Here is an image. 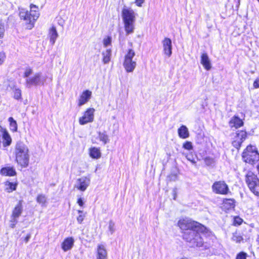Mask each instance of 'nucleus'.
I'll use <instances>...</instances> for the list:
<instances>
[{
    "label": "nucleus",
    "mask_w": 259,
    "mask_h": 259,
    "mask_svg": "<svg viewBox=\"0 0 259 259\" xmlns=\"http://www.w3.org/2000/svg\"><path fill=\"white\" fill-rule=\"evenodd\" d=\"M178 225L184 231V239L189 242L192 247H200L203 245L204 241L202 236L208 231L205 226L189 218L180 220Z\"/></svg>",
    "instance_id": "1"
},
{
    "label": "nucleus",
    "mask_w": 259,
    "mask_h": 259,
    "mask_svg": "<svg viewBox=\"0 0 259 259\" xmlns=\"http://www.w3.org/2000/svg\"><path fill=\"white\" fill-rule=\"evenodd\" d=\"M28 152V147L23 142L19 141L16 143L14 150L16 161L24 167H27L28 165L29 160Z\"/></svg>",
    "instance_id": "2"
},
{
    "label": "nucleus",
    "mask_w": 259,
    "mask_h": 259,
    "mask_svg": "<svg viewBox=\"0 0 259 259\" xmlns=\"http://www.w3.org/2000/svg\"><path fill=\"white\" fill-rule=\"evenodd\" d=\"M121 17L126 34L133 33L135 29L136 13L132 9L124 6L121 11Z\"/></svg>",
    "instance_id": "3"
},
{
    "label": "nucleus",
    "mask_w": 259,
    "mask_h": 259,
    "mask_svg": "<svg viewBox=\"0 0 259 259\" xmlns=\"http://www.w3.org/2000/svg\"><path fill=\"white\" fill-rule=\"evenodd\" d=\"M30 8V10L29 12L25 9H22L20 10L19 12L20 18L26 21L27 25V28L29 29H31L33 27L35 21L39 16L38 8L37 6L31 4Z\"/></svg>",
    "instance_id": "4"
},
{
    "label": "nucleus",
    "mask_w": 259,
    "mask_h": 259,
    "mask_svg": "<svg viewBox=\"0 0 259 259\" xmlns=\"http://www.w3.org/2000/svg\"><path fill=\"white\" fill-rule=\"evenodd\" d=\"M242 158L244 161L253 165L259 160V154L255 146H248L242 153Z\"/></svg>",
    "instance_id": "5"
},
{
    "label": "nucleus",
    "mask_w": 259,
    "mask_h": 259,
    "mask_svg": "<svg viewBox=\"0 0 259 259\" xmlns=\"http://www.w3.org/2000/svg\"><path fill=\"white\" fill-rule=\"evenodd\" d=\"M246 182L250 190L255 195H259V179L251 172H248L245 179Z\"/></svg>",
    "instance_id": "6"
},
{
    "label": "nucleus",
    "mask_w": 259,
    "mask_h": 259,
    "mask_svg": "<svg viewBox=\"0 0 259 259\" xmlns=\"http://www.w3.org/2000/svg\"><path fill=\"white\" fill-rule=\"evenodd\" d=\"M135 56V51L132 49H129L124 56L123 66L128 72H133L136 67V61L133 60Z\"/></svg>",
    "instance_id": "7"
},
{
    "label": "nucleus",
    "mask_w": 259,
    "mask_h": 259,
    "mask_svg": "<svg viewBox=\"0 0 259 259\" xmlns=\"http://www.w3.org/2000/svg\"><path fill=\"white\" fill-rule=\"evenodd\" d=\"M46 81L45 77L42 76L41 73L38 72L33 76L26 78L25 83L26 87L30 88L32 86H37L44 84Z\"/></svg>",
    "instance_id": "8"
},
{
    "label": "nucleus",
    "mask_w": 259,
    "mask_h": 259,
    "mask_svg": "<svg viewBox=\"0 0 259 259\" xmlns=\"http://www.w3.org/2000/svg\"><path fill=\"white\" fill-rule=\"evenodd\" d=\"M23 212V206L22 201H19L12 210L10 220V227L14 228L18 223V219L21 215Z\"/></svg>",
    "instance_id": "9"
},
{
    "label": "nucleus",
    "mask_w": 259,
    "mask_h": 259,
    "mask_svg": "<svg viewBox=\"0 0 259 259\" xmlns=\"http://www.w3.org/2000/svg\"><path fill=\"white\" fill-rule=\"evenodd\" d=\"M212 190L216 194L226 195L230 192L227 184L223 181L214 182L212 186Z\"/></svg>",
    "instance_id": "10"
},
{
    "label": "nucleus",
    "mask_w": 259,
    "mask_h": 259,
    "mask_svg": "<svg viewBox=\"0 0 259 259\" xmlns=\"http://www.w3.org/2000/svg\"><path fill=\"white\" fill-rule=\"evenodd\" d=\"M95 109L92 108L88 109L83 115L79 118L78 122L80 125H84L92 122L94 119Z\"/></svg>",
    "instance_id": "11"
},
{
    "label": "nucleus",
    "mask_w": 259,
    "mask_h": 259,
    "mask_svg": "<svg viewBox=\"0 0 259 259\" xmlns=\"http://www.w3.org/2000/svg\"><path fill=\"white\" fill-rule=\"evenodd\" d=\"M90 184V178L87 177H82L76 181L75 187L77 189L84 191Z\"/></svg>",
    "instance_id": "12"
},
{
    "label": "nucleus",
    "mask_w": 259,
    "mask_h": 259,
    "mask_svg": "<svg viewBox=\"0 0 259 259\" xmlns=\"http://www.w3.org/2000/svg\"><path fill=\"white\" fill-rule=\"evenodd\" d=\"M92 92L89 90H85L83 91L80 95L78 100V105L80 107L83 105L87 103L92 97Z\"/></svg>",
    "instance_id": "13"
},
{
    "label": "nucleus",
    "mask_w": 259,
    "mask_h": 259,
    "mask_svg": "<svg viewBox=\"0 0 259 259\" xmlns=\"http://www.w3.org/2000/svg\"><path fill=\"white\" fill-rule=\"evenodd\" d=\"M163 51L165 55L169 57L172 54L171 40L168 38H165L162 41Z\"/></svg>",
    "instance_id": "14"
},
{
    "label": "nucleus",
    "mask_w": 259,
    "mask_h": 259,
    "mask_svg": "<svg viewBox=\"0 0 259 259\" xmlns=\"http://www.w3.org/2000/svg\"><path fill=\"white\" fill-rule=\"evenodd\" d=\"M107 251L103 244H98L97 248L96 259H107Z\"/></svg>",
    "instance_id": "15"
},
{
    "label": "nucleus",
    "mask_w": 259,
    "mask_h": 259,
    "mask_svg": "<svg viewBox=\"0 0 259 259\" xmlns=\"http://www.w3.org/2000/svg\"><path fill=\"white\" fill-rule=\"evenodd\" d=\"M74 243V240L72 237H68L66 238L61 244L62 249L64 251L70 250Z\"/></svg>",
    "instance_id": "16"
},
{
    "label": "nucleus",
    "mask_w": 259,
    "mask_h": 259,
    "mask_svg": "<svg viewBox=\"0 0 259 259\" xmlns=\"http://www.w3.org/2000/svg\"><path fill=\"white\" fill-rule=\"evenodd\" d=\"M201 63L206 70H209L211 68L210 59L206 53L201 55Z\"/></svg>",
    "instance_id": "17"
},
{
    "label": "nucleus",
    "mask_w": 259,
    "mask_h": 259,
    "mask_svg": "<svg viewBox=\"0 0 259 259\" xmlns=\"http://www.w3.org/2000/svg\"><path fill=\"white\" fill-rule=\"evenodd\" d=\"M49 36L50 37V43L54 45L57 38L58 37V34L57 33L56 28L52 26L49 30Z\"/></svg>",
    "instance_id": "18"
},
{
    "label": "nucleus",
    "mask_w": 259,
    "mask_h": 259,
    "mask_svg": "<svg viewBox=\"0 0 259 259\" xmlns=\"http://www.w3.org/2000/svg\"><path fill=\"white\" fill-rule=\"evenodd\" d=\"M243 122L239 117L237 116L233 117L229 122V125L231 127H234L236 128H239L242 126Z\"/></svg>",
    "instance_id": "19"
},
{
    "label": "nucleus",
    "mask_w": 259,
    "mask_h": 259,
    "mask_svg": "<svg viewBox=\"0 0 259 259\" xmlns=\"http://www.w3.org/2000/svg\"><path fill=\"white\" fill-rule=\"evenodd\" d=\"M179 136L182 139H186L189 136L188 128L185 125H182L178 131Z\"/></svg>",
    "instance_id": "20"
},
{
    "label": "nucleus",
    "mask_w": 259,
    "mask_h": 259,
    "mask_svg": "<svg viewBox=\"0 0 259 259\" xmlns=\"http://www.w3.org/2000/svg\"><path fill=\"white\" fill-rule=\"evenodd\" d=\"M1 174L5 176H14L16 172L15 169L13 167H4L1 170Z\"/></svg>",
    "instance_id": "21"
},
{
    "label": "nucleus",
    "mask_w": 259,
    "mask_h": 259,
    "mask_svg": "<svg viewBox=\"0 0 259 259\" xmlns=\"http://www.w3.org/2000/svg\"><path fill=\"white\" fill-rule=\"evenodd\" d=\"M90 156L95 159H98L101 156V153L99 148L92 147L89 150Z\"/></svg>",
    "instance_id": "22"
},
{
    "label": "nucleus",
    "mask_w": 259,
    "mask_h": 259,
    "mask_svg": "<svg viewBox=\"0 0 259 259\" xmlns=\"http://www.w3.org/2000/svg\"><path fill=\"white\" fill-rule=\"evenodd\" d=\"M235 206V200L233 199H226L223 201V207L226 209H230Z\"/></svg>",
    "instance_id": "23"
},
{
    "label": "nucleus",
    "mask_w": 259,
    "mask_h": 259,
    "mask_svg": "<svg viewBox=\"0 0 259 259\" xmlns=\"http://www.w3.org/2000/svg\"><path fill=\"white\" fill-rule=\"evenodd\" d=\"M103 56V62L104 64H107L109 62L111 56V50L110 49H107L105 51L102 52Z\"/></svg>",
    "instance_id": "24"
},
{
    "label": "nucleus",
    "mask_w": 259,
    "mask_h": 259,
    "mask_svg": "<svg viewBox=\"0 0 259 259\" xmlns=\"http://www.w3.org/2000/svg\"><path fill=\"white\" fill-rule=\"evenodd\" d=\"M3 144L4 147H6L10 146L12 143V139L9 134L7 131L4 133V135L3 136Z\"/></svg>",
    "instance_id": "25"
},
{
    "label": "nucleus",
    "mask_w": 259,
    "mask_h": 259,
    "mask_svg": "<svg viewBox=\"0 0 259 259\" xmlns=\"http://www.w3.org/2000/svg\"><path fill=\"white\" fill-rule=\"evenodd\" d=\"M246 138V133L244 131H238L236 133V136L234 138L236 140L241 141L243 142Z\"/></svg>",
    "instance_id": "26"
},
{
    "label": "nucleus",
    "mask_w": 259,
    "mask_h": 259,
    "mask_svg": "<svg viewBox=\"0 0 259 259\" xmlns=\"http://www.w3.org/2000/svg\"><path fill=\"white\" fill-rule=\"evenodd\" d=\"M36 201L41 206H46L47 203V199L46 196L44 194H39L36 198Z\"/></svg>",
    "instance_id": "27"
},
{
    "label": "nucleus",
    "mask_w": 259,
    "mask_h": 259,
    "mask_svg": "<svg viewBox=\"0 0 259 259\" xmlns=\"http://www.w3.org/2000/svg\"><path fill=\"white\" fill-rule=\"evenodd\" d=\"M13 98L17 100L22 99L21 90L17 88H14L13 89Z\"/></svg>",
    "instance_id": "28"
},
{
    "label": "nucleus",
    "mask_w": 259,
    "mask_h": 259,
    "mask_svg": "<svg viewBox=\"0 0 259 259\" xmlns=\"http://www.w3.org/2000/svg\"><path fill=\"white\" fill-rule=\"evenodd\" d=\"M98 137L100 141H102L104 145L109 142L108 136L105 132H99Z\"/></svg>",
    "instance_id": "29"
},
{
    "label": "nucleus",
    "mask_w": 259,
    "mask_h": 259,
    "mask_svg": "<svg viewBox=\"0 0 259 259\" xmlns=\"http://www.w3.org/2000/svg\"><path fill=\"white\" fill-rule=\"evenodd\" d=\"M10 122V129L12 131L15 132L17 131V124L16 121L12 117L9 118Z\"/></svg>",
    "instance_id": "30"
},
{
    "label": "nucleus",
    "mask_w": 259,
    "mask_h": 259,
    "mask_svg": "<svg viewBox=\"0 0 259 259\" xmlns=\"http://www.w3.org/2000/svg\"><path fill=\"white\" fill-rule=\"evenodd\" d=\"M204 162L207 166H213L215 164V160L213 158L207 157L204 159Z\"/></svg>",
    "instance_id": "31"
},
{
    "label": "nucleus",
    "mask_w": 259,
    "mask_h": 259,
    "mask_svg": "<svg viewBox=\"0 0 259 259\" xmlns=\"http://www.w3.org/2000/svg\"><path fill=\"white\" fill-rule=\"evenodd\" d=\"M5 29V24L3 20L0 19V38H2L4 36Z\"/></svg>",
    "instance_id": "32"
},
{
    "label": "nucleus",
    "mask_w": 259,
    "mask_h": 259,
    "mask_svg": "<svg viewBox=\"0 0 259 259\" xmlns=\"http://www.w3.org/2000/svg\"><path fill=\"white\" fill-rule=\"evenodd\" d=\"M6 185L9 187L6 188V190L8 192H12V191L15 190L16 189V186L13 183L7 182L6 183Z\"/></svg>",
    "instance_id": "33"
},
{
    "label": "nucleus",
    "mask_w": 259,
    "mask_h": 259,
    "mask_svg": "<svg viewBox=\"0 0 259 259\" xmlns=\"http://www.w3.org/2000/svg\"><path fill=\"white\" fill-rule=\"evenodd\" d=\"M108 229L111 234H112L115 231V224L111 220L109 222Z\"/></svg>",
    "instance_id": "34"
},
{
    "label": "nucleus",
    "mask_w": 259,
    "mask_h": 259,
    "mask_svg": "<svg viewBox=\"0 0 259 259\" xmlns=\"http://www.w3.org/2000/svg\"><path fill=\"white\" fill-rule=\"evenodd\" d=\"M183 147L186 150H190L193 149L192 143L191 142L187 141L184 143Z\"/></svg>",
    "instance_id": "35"
},
{
    "label": "nucleus",
    "mask_w": 259,
    "mask_h": 259,
    "mask_svg": "<svg viewBox=\"0 0 259 259\" xmlns=\"http://www.w3.org/2000/svg\"><path fill=\"white\" fill-rule=\"evenodd\" d=\"M32 73V70L30 68H27L25 69V72L24 73V77L26 78L30 77V75Z\"/></svg>",
    "instance_id": "36"
},
{
    "label": "nucleus",
    "mask_w": 259,
    "mask_h": 259,
    "mask_svg": "<svg viewBox=\"0 0 259 259\" xmlns=\"http://www.w3.org/2000/svg\"><path fill=\"white\" fill-rule=\"evenodd\" d=\"M242 143V142H241L240 140L239 141L234 138V140L232 142V145L236 149H239Z\"/></svg>",
    "instance_id": "37"
},
{
    "label": "nucleus",
    "mask_w": 259,
    "mask_h": 259,
    "mask_svg": "<svg viewBox=\"0 0 259 259\" xmlns=\"http://www.w3.org/2000/svg\"><path fill=\"white\" fill-rule=\"evenodd\" d=\"M111 43V37L110 36H108L103 39V45L105 47H107L108 46L110 45Z\"/></svg>",
    "instance_id": "38"
},
{
    "label": "nucleus",
    "mask_w": 259,
    "mask_h": 259,
    "mask_svg": "<svg viewBox=\"0 0 259 259\" xmlns=\"http://www.w3.org/2000/svg\"><path fill=\"white\" fill-rule=\"evenodd\" d=\"M243 220L239 217H236L234 219L233 224L234 225H240L242 224Z\"/></svg>",
    "instance_id": "39"
},
{
    "label": "nucleus",
    "mask_w": 259,
    "mask_h": 259,
    "mask_svg": "<svg viewBox=\"0 0 259 259\" xmlns=\"http://www.w3.org/2000/svg\"><path fill=\"white\" fill-rule=\"evenodd\" d=\"M247 254L244 252H241L238 253L236 257V259H246Z\"/></svg>",
    "instance_id": "40"
},
{
    "label": "nucleus",
    "mask_w": 259,
    "mask_h": 259,
    "mask_svg": "<svg viewBox=\"0 0 259 259\" xmlns=\"http://www.w3.org/2000/svg\"><path fill=\"white\" fill-rule=\"evenodd\" d=\"M168 179L169 181H176L178 179V176L175 174H171L168 176Z\"/></svg>",
    "instance_id": "41"
},
{
    "label": "nucleus",
    "mask_w": 259,
    "mask_h": 259,
    "mask_svg": "<svg viewBox=\"0 0 259 259\" xmlns=\"http://www.w3.org/2000/svg\"><path fill=\"white\" fill-rule=\"evenodd\" d=\"M6 58V54L4 52H0V65H2L4 62Z\"/></svg>",
    "instance_id": "42"
},
{
    "label": "nucleus",
    "mask_w": 259,
    "mask_h": 259,
    "mask_svg": "<svg viewBox=\"0 0 259 259\" xmlns=\"http://www.w3.org/2000/svg\"><path fill=\"white\" fill-rule=\"evenodd\" d=\"M85 217V214H79L78 217L77 218V221L78 224H82L83 221L84 220V219Z\"/></svg>",
    "instance_id": "43"
},
{
    "label": "nucleus",
    "mask_w": 259,
    "mask_h": 259,
    "mask_svg": "<svg viewBox=\"0 0 259 259\" xmlns=\"http://www.w3.org/2000/svg\"><path fill=\"white\" fill-rule=\"evenodd\" d=\"M186 158L188 160L190 161L191 162H192L193 164H195L196 163V160L194 158L193 155H187L186 156Z\"/></svg>",
    "instance_id": "44"
},
{
    "label": "nucleus",
    "mask_w": 259,
    "mask_h": 259,
    "mask_svg": "<svg viewBox=\"0 0 259 259\" xmlns=\"http://www.w3.org/2000/svg\"><path fill=\"white\" fill-rule=\"evenodd\" d=\"M145 0H135V4L138 7H142V4L144 3Z\"/></svg>",
    "instance_id": "45"
},
{
    "label": "nucleus",
    "mask_w": 259,
    "mask_h": 259,
    "mask_svg": "<svg viewBox=\"0 0 259 259\" xmlns=\"http://www.w3.org/2000/svg\"><path fill=\"white\" fill-rule=\"evenodd\" d=\"M7 130L5 128H3L1 126H0V138L1 137H3V135H4V133H6Z\"/></svg>",
    "instance_id": "46"
},
{
    "label": "nucleus",
    "mask_w": 259,
    "mask_h": 259,
    "mask_svg": "<svg viewBox=\"0 0 259 259\" xmlns=\"http://www.w3.org/2000/svg\"><path fill=\"white\" fill-rule=\"evenodd\" d=\"M253 87L255 88H259V81L258 80H255L253 82Z\"/></svg>",
    "instance_id": "47"
},
{
    "label": "nucleus",
    "mask_w": 259,
    "mask_h": 259,
    "mask_svg": "<svg viewBox=\"0 0 259 259\" xmlns=\"http://www.w3.org/2000/svg\"><path fill=\"white\" fill-rule=\"evenodd\" d=\"M77 203H78V205H80V206H83V204H84V203H83V200H82V199L81 198H79V199H78V200H77Z\"/></svg>",
    "instance_id": "48"
},
{
    "label": "nucleus",
    "mask_w": 259,
    "mask_h": 259,
    "mask_svg": "<svg viewBox=\"0 0 259 259\" xmlns=\"http://www.w3.org/2000/svg\"><path fill=\"white\" fill-rule=\"evenodd\" d=\"M31 237V235L30 234H28L26 237H25V238L24 239V241H25L26 243H27L28 241H29V240L30 239Z\"/></svg>",
    "instance_id": "49"
},
{
    "label": "nucleus",
    "mask_w": 259,
    "mask_h": 259,
    "mask_svg": "<svg viewBox=\"0 0 259 259\" xmlns=\"http://www.w3.org/2000/svg\"><path fill=\"white\" fill-rule=\"evenodd\" d=\"M77 211H78V213H79L80 214H82L83 212V211L80 210H78Z\"/></svg>",
    "instance_id": "50"
},
{
    "label": "nucleus",
    "mask_w": 259,
    "mask_h": 259,
    "mask_svg": "<svg viewBox=\"0 0 259 259\" xmlns=\"http://www.w3.org/2000/svg\"><path fill=\"white\" fill-rule=\"evenodd\" d=\"M256 241L258 242L259 243V235L257 236V238H256Z\"/></svg>",
    "instance_id": "51"
},
{
    "label": "nucleus",
    "mask_w": 259,
    "mask_h": 259,
    "mask_svg": "<svg viewBox=\"0 0 259 259\" xmlns=\"http://www.w3.org/2000/svg\"><path fill=\"white\" fill-rule=\"evenodd\" d=\"M257 1L258 2V3H259V0H257Z\"/></svg>",
    "instance_id": "52"
}]
</instances>
